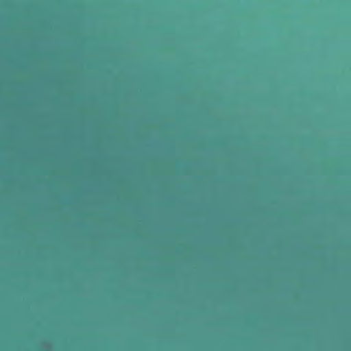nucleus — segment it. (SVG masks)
<instances>
[{
  "label": "nucleus",
  "instance_id": "nucleus-3",
  "mask_svg": "<svg viewBox=\"0 0 351 351\" xmlns=\"http://www.w3.org/2000/svg\"><path fill=\"white\" fill-rule=\"evenodd\" d=\"M339 23H341L342 21H339Z\"/></svg>",
  "mask_w": 351,
  "mask_h": 351
},
{
  "label": "nucleus",
  "instance_id": "nucleus-2",
  "mask_svg": "<svg viewBox=\"0 0 351 351\" xmlns=\"http://www.w3.org/2000/svg\"><path fill=\"white\" fill-rule=\"evenodd\" d=\"M303 22H304V23H306V21H304Z\"/></svg>",
  "mask_w": 351,
  "mask_h": 351
},
{
  "label": "nucleus",
  "instance_id": "nucleus-1",
  "mask_svg": "<svg viewBox=\"0 0 351 351\" xmlns=\"http://www.w3.org/2000/svg\"><path fill=\"white\" fill-rule=\"evenodd\" d=\"M245 22H246V23H248L249 21H246Z\"/></svg>",
  "mask_w": 351,
  "mask_h": 351
}]
</instances>
